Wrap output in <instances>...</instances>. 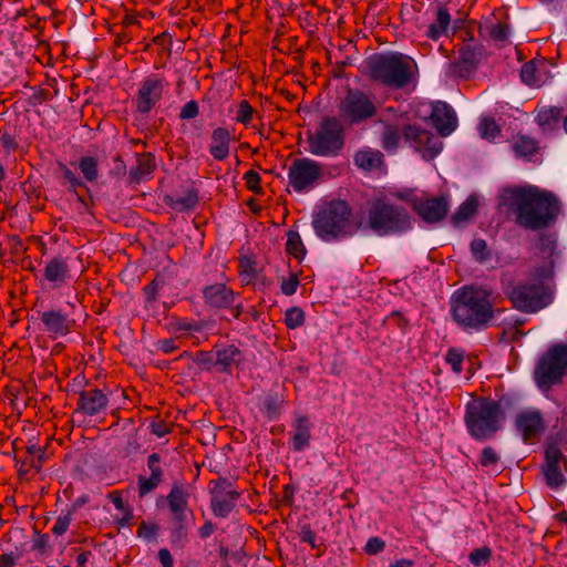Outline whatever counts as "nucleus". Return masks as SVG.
Wrapping results in <instances>:
<instances>
[{
    "label": "nucleus",
    "instance_id": "21",
    "mask_svg": "<svg viewBox=\"0 0 567 567\" xmlns=\"http://www.w3.org/2000/svg\"><path fill=\"white\" fill-rule=\"evenodd\" d=\"M43 277L53 289L61 288L71 279V269L68 259L61 255L45 262Z\"/></svg>",
    "mask_w": 567,
    "mask_h": 567
},
{
    "label": "nucleus",
    "instance_id": "24",
    "mask_svg": "<svg viewBox=\"0 0 567 567\" xmlns=\"http://www.w3.org/2000/svg\"><path fill=\"white\" fill-rule=\"evenodd\" d=\"M216 368L219 372L231 373L244 361L243 352L234 344L216 348Z\"/></svg>",
    "mask_w": 567,
    "mask_h": 567
},
{
    "label": "nucleus",
    "instance_id": "38",
    "mask_svg": "<svg viewBox=\"0 0 567 567\" xmlns=\"http://www.w3.org/2000/svg\"><path fill=\"white\" fill-rule=\"evenodd\" d=\"M286 251L299 261L305 258L307 250L298 231L287 233Z\"/></svg>",
    "mask_w": 567,
    "mask_h": 567
},
{
    "label": "nucleus",
    "instance_id": "31",
    "mask_svg": "<svg viewBox=\"0 0 567 567\" xmlns=\"http://www.w3.org/2000/svg\"><path fill=\"white\" fill-rule=\"evenodd\" d=\"M451 23V14L445 7H439L436 18L426 31V37L433 41H437L442 35L447 33Z\"/></svg>",
    "mask_w": 567,
    "mask_h": 567
},
{
    "label": "nucleus",
    "instance_id": "32",
    "mask_svg": "<svg viewBox=\"0 0 567 567\" xmlns=\"http://www.w3.org/2000/svg\"><path fill=\"white\" fill-rule=\"evenodd\" d=\"M354 164L365 171L379 168L383 163V154L378 150L365 148L354 154Z\"/></svg>",
    "mask_w": 567,
    "mask_h": 567
},
{
    "label": "nucleus",
    "instance_id": "2",
    "mask_svg": "<svg viewBox=\"0 0 567 567\" xmlns=\"http://www.w3.org/2000/svg\"><path fill=\"white\" fill-rule=\"evenodd\" d=\"M451 315L466 332H478L492 326L495 305L492 291L481 286H464L451 297Z\"/></svg>",
    "mask_w": 567,
    "mask_h": 567
},
{
    "label": "nucleus",
    "instance_id": "29",
    "mask_svg": "<svg viewBox=\"0 0 567 567\" xmlns=\"http://www.w3.org/2000/svg\"><path fill=\"white\" fill-rule=\"evenodd\" d=\"M545 66L544 62H526L520 70L523 82L530 86H540L547 79Z\"/></svg>",
    "mask_w": 567,
    "mask_h": 567
},
{
    "label": "nucleus",
    "instance_id": "40",
    "mask_svg": "<svg viewBox=\"0 0 567 567\" xmlns=\"http://www.w3.org/2000/svg\"><path fill=\"white\" fill-rule=\"evenodd\" d=\"M514 152L519 157L529 158L537 151V143L535 140L520 136L513 145Z\"/></svg>",
    "mask_w": 567,
    "mask_h": 567
},
{
    "label": "nucleus",
    "instance_id": "22",
    "mask_svg": "<svg viewBox=\"0 0 567 567\" xmlns=\"http://www.w3.org/2000/svg\"><path fill=\"white\" fill-rule=\"evenodd\" d=\"M430 118L441 136L450 135L457 125L454 110L447 103L441 101L433 104Z\"/></svg>",
    "mask_w": 567,
    "mask_h": 567
},
{
    "label": "nucleus",
    "instance_id": "13",
    "mask_svg": "<svg viewBox=\"0 0 567 567\" xmlns=\"http://www.w3.org/2000/svg\"><path fill=\"white\" fill-rule=\"evenodd\" d=\"M168 85V82L158 74L152 73L145 76L141 81L135 96L137 112L148 114L159 103Z\"/></svg>",
    "mask_w": 567,
    "mask_h": 567
},
{
    "label": "nucleus",
    "instance_id": "44",
    "mask_svg": "<svg viewBox=\"0 0 567 567\" xmlns=\"http://www.w3.org/2000/svg\"><path fill=\"white\" fill-rule=\"evenodd\" d=\"M445 361L451 365L454 373L460 374L463 370L464 353L456 348H451L445 354Z\"/></svg>",
    "mask_w": 567,
    "mask_h": 567
},
{
    "label": "nucleus",
    "instance_id": "50",
    "mask_svg": "<svg viewBox=\"0 0 567 567\" xmlns=\"http://www.w3.org/2000/svg\"><path fill=\"white\" fill-rule=\"evenodd\" d=\"M492 550L488 547L476 548L471 551L468 559L474 566L487 564L491 560Z\"/></svg>",
    "mask_w": 567,
    "mask_h": 567
},
{
    "label": "nucleus",
    "instance_id": "54",
    "mask_svg": "<svg viewBox=\"0 0 567 567\" xmlns=\"http://www.w3.org/2000/svg\"><path fill=\"white\" fill-rule=\"evenodd\" d=\"M195 363L203 369L212 370L216 367V354L207 351H199L194 359Z\"/></svg>",
    "mask_w": 567,
    "mask_h": 567
},
{
    "label": "nucleus",
    "instance_id": "26",
    "mask_svg": "<svg viewBox=\"0 0 567 567\" xmlns=\"http://www.w3.org/2000/svg\"><path fill=\"white\" fill-rule=\"evenodd\" d=\"M56 175L62 187L76 195L79 202L86 205L84 198L78 193L79 188L90 192L84 181L78 176L66 164L58 162Z\"/></svg>",
    "mask_w": 567,
    "mask_h": 567
},
{
    "label": "nucleus",
    "instance_id": "7",
    "mask_svg": "<svg viewBox=\"0 0 567 567\" xmlns=\"http://www.w3.org/2000/svg\"><path fill=\"white\" fill-rule=\"evenodd\" d=\"M308 152L320 157H336L344 146L343 123L334 116L321 120L315 132L307 135Z\"/></svg>",
    "mask_w": 567,
    "mask_h": 567
},
{
    "label": "nucleus",
    "instance_id": "57",
    "mask_svg": "<svg viewBox=\"0 0 567 567\" xmlns=\"http://www.w3.org/2000/svg\"><path fill=\"white\" fill-rule=\"evenodd\" d=\"M203 326L196 321H188L186 319H178L174 323V330L177 332H199Z\"/></svg>",
    "mask_w": 567,
    "mask_h": 567
},
{
    "label": "nucleus",
    "instance_id": "42",
    "mask_svg": "<svg viewBox=\"0 0 567 567\" xmlns=\"http://www.w3.org/2000/svg\"><path fill=\"white\" fill-rule=\"evenodd\" d=\"M238 272L243 281L249 284L256 277V262L250 257L244 256L239 259Z\"/></svg>",
    "mask_w": 567,
    "mask_h": 567
},
{
    "label": "nucleus",
    "instance_id": "48",
    "mask_svg": "<svg viewBox=\"0 0 567 567\" xmlns=\"http://www.w3.org/2000/svg\"><path fill=\"white\" fill-rule=\"evenodd\" d=\"M164 286L163 278L155 277L148 285L143 288V292L147 302H155L158 297L159 289Z\"/></svg>",
    "mask_w": 567,
    "mask_h": 567
},
{
    "label": "nucleus",
    "instance_id": "58",
    "mask_svg": "<svg viewBox=\"0 0 567 567\" xmlns=\"http://www.w3.org/2000/svg\"><path fill=\"white\" fill-rule=\"evenodd\" d=\"M147 467L151 471V475L154 478H159L163 481V470L161 467V455L158 453H152L147 457Z\"/></svg>",
    "mask_w": 567,
    "mask_h": 567
},
{
    "label": "nucleus",
    "instance_id": "63",
    "mask_svg": "<svg viewBox=\"0 0 567 567\" xmlns=\"http://www.w3.org/2000/svg\"><path fill=\"white\" fill-rule=\"evenodd\" d=\"M385 547V542L382 540L380 537H371L368 539L365 546H364V551L368 554V555H377L379 553H381Z\"/></svg>",
    "mask_w": 567,
    "mask_h": 567
},
{
    "label": "nucleus",
    "instance_id": "53",
    "mask_svg": "<svg viewBox=\"0 0 567 567\" xmlns=\"http://www.w3.org/2000/svg\"><path fill=\"white\" fill-rule=\"evenodd\" d=\"M162 482L159 478H154V476L145 477L140 476L138 477V494L140 496H145L152 491H154L158 484Z\"/></svg>",
    "mask_w": 567,
    "mask_h": 567
},
{
    "label": "nucleus",
    "instance_id": "11",
    "mask_svg": "<svg viewBox=\"0 0 567 567\" xmlns=\"http://www.w3.org/2000/svg\"><path fill=\"white\" fill-rule=\"evenodd\" d=\"M188 497L189 492L183 483H174L166 496L167 505L172 515L169 536L173 544L183 545L187 539V513L193 515V512L187 508Z\"/></svg>",
    "mask_w": 567,
    "mask_h": 567
},
{
    "label": "nucleus",
    "instance_id": "9",
    "mask_svg": "<svg viewBox=\"0 0 567 567\" xmlns=\"http://www.w3.org/2000/svg\"><path fill=\"white\" fill-rule=\"evenodd\" d=\"M378 112L375 95L359 89H349L338 104L339 120L350 126L373 120Z\"/></svg>",
    "mask_w": 567,
    "mask_h": 567
},
{
    "label": "nucleus",
    "instance_id": "60",
    "mask_svg": "<svg viewBox=\"0 0 567 567\" xmlns=\"http://www.w3.org/2000/svg\"><path fill=\"white\" fill-rule=\"evenodd\" d=\"M71 520H72V518H71V514L70 513H68L65 515H60L56 518V520H55V523H54V525H53V527L51 529L52 533L55 536L63 535L68 530V528H69V526L71 524Z\"/></svg>",
    "mask_w": 567,
    "mask_h": 567
},
{
    "label": "nucleus",
    "instance_id": "17",
    "mask_svg": "<svg viewBox=\"0 0 567 567\" xmlns=\"http://www.w3.org/2000/svg\"><path fill=\"white\" fill-rule=\"evenodd\" d=\"M515 425L525 443H535L546 430L544 416L538 410H525L515 419Z\"/></svg>",
    "mask_w": 567,
    "mask_h": 567
},
{
    "label": "nucleus",
    "instance_id": "4",
    "mask_svg": "<svg viewBox=\"0 0 567 567\" xmlns=\"http://www.w3.org/2000/svg\"><path fill=\"white\" fill-rule=\"evenodd\" d=\"M352 209L346 200L334 199L321 205L312 216L316 235L324 241L352 236L359 225L351 221Z\"/></svg>",
    "mask_w": 567,
    "mask_h": 567
},
{
    "label": "nucleus",
    "instance_id": "28",
    "mask_svg": "<svg viewBox=\"0 0 567 567\" xmlns=\"http://www.w3.org/2000/svg\"><path fill=\"white\" fill-rule=\"evenodd\" d=\"M310 422L307 415H299L293 421V433L291 436V444L295 451H302L306 449L311 439Z\"/></svg>",
    "mask_w": 567,
    "mask_h": 567
},
{
    "label": "nucleus",
    "instance_id": "27",
    "mask_svg": "<svg viewBox=\"0 0 567 567\" xmlns=\"http://www.w3.org/2000/svg\"><path fill=\"white\" fill-rule=\"evenodd\" d=\"M230 132L225 127H217L212 133L209 146L210 155L217 161H224L229 154Z\"/></svg>",
    "mask_w": 567,
    "mask_h": 567
},
{
    "label": "nucleus",
    "instance_id": "37",
    "mask_svg": "<svg viewBox=\"0 0 567 567\" xmlns=\"http://www.w3.org/2000/svg\"><path fill=\"white\" fill-rule=\"evenodd\" d=\"M299 537L302 543H306L311 546V548L317 549V557L323 555L326 547L322 540L318 542L317 534L311 528V525L306 523L300 525L299 527Z\"/></svg>",
    "mask_w": 567,
    "mask_h": 567
},
{
    "label": "nucleus",
    "instance_id": "25",
    "mask_svg": "<svg viewBox=\"0 0 567 567\" xmlns=\"http://www.w3.org/2000/svg\"><path fill=\"white\" fill-rule=\"evenodd\" d=\"M156 169L155 156L152 153H142L136 156V165L128 172V184L138 185L152 178Z\"/></svg>",
    "mask_w": 567,
    "mask_h": 567
},
{
    "label": "nucleus",
    "instance_id": "8",
    "mask_svg": "<svg viewBox=\"0 0 567 567\" xmlns=\"http://www.w3.org/2000/svg\"><path fill=\"white\" fill-rule=\"evenodd\" d=\"M567 375V346L554 344L539 358L534 369V381L547 394L554 385L563 383Z\"/></svg>",
    "mask_w": 567,
    "mask_h": 567
},
{
    "label": "nucleus",
    "instance_id": "14",
    "mask_svg": "<svg viewBox=\"0 0 567 567\" xmlns=\"http://www.w3.org/2000/svg\"><path fill=\"white\" fill-rule=\"evenodd\" d=\"M567 464V457L563 454L557 441L547 440L545 444V460L542 465L544 480L553 489H557L567 483L560 470V463Z\"/></svg>",
    "mask_w": 567,
    "mask_h": 567
},
{
    "label": "nucleus",
    "instance_id": "52",
    "mask_svg": "<svg viewBox=\"0 0 567 567\" xmlns=\"http://www.w3.org/2000/svg\"><path fill=\"white\" fill-rule=\"evenodd\" d=\"M298 285H299L298 275L295 272H291L289 275V277L281 278V280H280L281 292L285 296H292L293 293H296Z\"/></svg>",
    "mask_w": 567,
    "mask_h": 567
},
{
    "label": "nucleus",
    "instance_id": "36",
    "mask_svg": "<svg viewBox=\"0 0 567 567\" xmlns=\"http://www.w3.org/2000/svg\"><path fill=\"white\" fill-rule=\"evenodd\" d=\"M563 113V109L556 106L542 109L536 116V121L543 128H553L558 124Z\"/></svg>",
    "mask_w": 567,
    "mask_h": 567
},
{
    "label": "nucleus",
    "instance_id": "55",
    "mask_svg": "<svg viewBox=\"0 0 567 567\" xmlns=\"http://www.w3.org/2000/svg\"><path fill=\"white\" fill-rule=\"evenodd\" d=\"M244 181H245L246 187L249 190H251L256 194L261 193V186H260L261 178H260L259 173H257L254 169H250L245 173Z\"/></svg>",
    "mask_w": 567,
    "mask_h": 567
},
{
    "label": "nucleus",
    "instance_id": "19",
    "mask_svg": "<svg viewBox=\"0 0 567 567\" xmlns=\"http://www.w3.org/2000/svg\"><path fill=\"white\" fill-rule=\"evenodd\" d=\"M109 404L106 394L100 389L82 390L79 393L78 408L74 414L94 416L103 412Z\"/></svg>",
    "mask_w": 567,
    "mask_h": 567
},
{
    "label": "nucleus",
    "instance_id": "5",
    "mask_svg": "<svg viewBox=\"0 0 567 567\" xmlns=\"http://www.w3.org/2000/svg\"><path fill=\"white\" fill-rule=\"evenodd\" d=\"M504 414L498 401L478 396L465 405L464 423L468 434L476 441L495 436L501 430Z\"/></svg>",
    "mask_w": 567,
    "mask_h": 567
},
{
    "label": "nucleus",
    "instance_id": "34",
    "mask_svg": "<svg viewBox=\"0 0 567 567\" xmlns=\"http://www.w3.org/2000/svg\"><path fill=\"white\" fill-rule=\"evenodd\" d=\"M403 130L399 125L392 123H384L381 133V145L386 152H393L398 148Z\"/></svg>",
    "mask_w": 567,
    "mask_h": 567
},
{
    "label": "nucleus",
    "instance_id": "62",
    "mask_svg": "<svg viewBox=\"0 0 567 567\" xmlns=\"http://www.w3.org/2000/svg\"><path fill=\"white\" fill-rule=\"evenodd\" d=\"M199 113L198 104L195 100L187 102L179 112L181 120H192L195 118Z\"/></svg>",
    "mask_w": 567,
    "mask_h": 567
},
{
    "label": "nucleus",
    "instance_id": "46",
    "mask_svg": "<svg viewBox=\"0 0 567 567\" xmlns=\"http://www.w3.org/2000/svg\"><path fill=\"white\" fill-rule=\"evenodd\" d=\"M198 203L197 194L193 190L184 196H178L174 199L173 207L179 210L192 209Z\"/></svg>",
    "mask_w": 567,
    "mask_h": 567
},
{
    "label": "nucleus",
    "instance_id": "15",
    "mask_svg": "<svg viewBox=\"0 0 567 567\" xmlns=\"http://www.w3.org/2000/svg\"><path fill=\"white\" fill-rule=\"evenodd\" d=\"M403 137L424 159H433L440 154L443 143L439 136L416 125L403 127Z\"/></svg>",
    "mask_w": 567,
    "mask_h": 567
},
{
    "label": "nucleus",
    "instance_id": "30",
    "mask_svg": "<svg viewBox=\"0 0 567 567\" xmlns=\"http://www.w3.org/2000/svg\"><path fill=\"white\" fill-rule=\"evenodd\" d=\"M240 493L210 495V509L216 517L226 518L236 506Z\"/></svg>",
    "mask_w": 567,
    "mask_h": 567
},
{
    "label": "nucleus",
    "instance_id": "49",
    "mask_svg": "<svg viewBox=\"0 0 567 567\" xmlns=\"http://www.w3.org/2000/svg\"><path fill=\"white\" fill-rule=\"evenodd\" d=\"M213 487L210 488V495H230L233 493H238L233 489V484L227 480L219 477L215 481H212Z\"/></svg>",
    "mask_w": 567,
    "mask_h": 567
},
{
    "label": "nucleus",
    "instance_id": "56",
    "mask_svg": "<svg viewBox=\"0 0 567 567\" xmlns=\"http://www.w3.org/2000/svg\"><path fill=\"white\" fill-rule=\"evenodd\" d=\"M172 427V423L165 422L162 419H154L150 424L151 432L157 437H162L171 433Z\"/></svg>",
    "mask_w": 567,
    "mask_h": 567
},
{
    "label": "nucleus",
    "instance_id": "43",
    "mask_svg": "<svg viewBox=\"0 0 567 567\" xmlns=\"http://www.w3.org/2000/svg\"><path fill=\"white\" fill-rule=\"evenodd\" d=\"M305 323V312L298 307L289 308L285 313V324L288 329H297Z\"/></svg>",
    "mask_w": 567,
    "mask_h": 567
},
{
    "label": "nucleus",
    "instance_id": "3",
    "mask_svg": "<svg viewBox=\"0 0 567 567\" xmlns=\"http://www.w3.org/2000/svg\"><path fill=\"white\" fill-rule=\"evenodd\" d=\"M369 79L391 90L409 86L417 75L415 61L403 53L374 54L367 61Z\"/></svg>",
    "mask_w": 567,
    "mask_h": 567
},
{
    "label": "nucleus",
    "instance_id": "16",
    "mask_svg": "<svg viewBox=\"0 0 567 567\" xmlns=\"http://www.w3.org/2000/svg\"><path fill=\"white\" fill-rule=\"evenodd\" d=\"M38 315L42 324V331L52 339L66 336L75 326V320L59 308L38 311Z\"/></svg>",
    "mask_w": 567,
    "mask_h": 567
},
{
    "label": "nucleus",
    "instance_id": "61",
    "mask_svg": "<svg viewBox=\"0 0 567 567\" xmlns=\"http://www.w3.org/2000/svg\"><path fill=\"white\" fill-rule=\"evenodd\" d=\"M158 530L155 523L142 522L137 528V536L144 539L154 538Z\"/></svg>",
    "mask_w": 567,
    "mask_h": 567
},
{
    "label": "nucleus",
    "instance_id": "33",
    "mask_svg": "<svg viewBox=\"0 0 567 567\" xmlns=\"http://www.w3.org/2000/svg\"><path fill=\"white\" fill-rule=\"evenodd\" d=\"M82 174V179L87 183H95L100 177L99 158L92 155L81 156L76 163Z\"/></svg>",
    "mask_w": 567,
    "mask_h": 567
},
{
    "label": "nucleus",
    "instance_id": "39",
    "mask_svg": "<svg viewBox=\"0 0 567 567\" xmlns=\"http://www.w3.org/2000/svg\"><path fill=\"white\" fill-rule=\"evenodd\" d=\"M470 248H471L473 258L480 264H484L492 258L491 250L488 249L487 243L485 239H482V238L473 239L471 241Z\"/></svg>",
    "mask_w": 567,
    "mask_h": 567
},
{
    "label": "nucleus",
    "instance_id": "59",
    "mask_svg": "<svg viewBox=\"0 0 567 567\" xmlns=\"http://www.w3.org/2000/svg\"><path fill=\"white\" fill-rule=\"evenodd\" d=\"M388 322H393L394 326H396L402 332H405L409 320L400 312V311H392L389 316H386L383 320V324H386Z\"/></svg>",
    "mask_w": 567,
    "mask_h": 567
},
{
    "label": "nucleus",
    "instance_id": "47",
    "mask_svg": "<svg viewBox=\"0 0 567 567\" xmlns=\"http://www.w3.org/2000/svg\"><path fill=\"white\" fill-rule=\"evenodd\" d=\"M486 28H487L488 35L494 41L503 42V41L507 40L508 34H509V27L507 23L497 22V23L487 25Z\"/></svg>",
    "mask_w": 567,
    "mask_h": 567
},
{
    "label": "nucleus",
    "instance_id": "41",
    "mask_svg": "<svg viewBox=\"0 0 567 567\" xmlns=\"http://www.w3.org/2000/svg\"><path fill=\"white\" fill-rule=\"evenodd\" d=\"M478 131L483 138L493 141L501 134V127L493 117H483L478 124Z\"/></svg>",
    "mask_w": 567,
    "mask_h": 567
},
{
    "label": "nucleus",
    "instance_id": "12",
    "mask_svg": "<svg viewBox=\"0 0 567 567\" xmlns=\"http://www.w3.org/2000/svg\"><path fill=\"white\" fill-rule=\"evenodd\" d=\"M322 176V164L307 157L293 159L288 168L289 185L297 193L309 192Z\"/></svg>",
    "mask_w": 567,
    "mask_h": 567
},
{
    "label": "nucleus",
    "instance_id": "10",
    "mask_svg": "<svg viewBox=\"0 0 567 567\" xmlns=\"http://www.w3.org/2000/svg\"><path fill=\"white\" fill-rule=\"evenodd\" d=\"M504 293L513 307L525 313H535L551 302V296L543 282L513 284L504 286Z\"/></svg>",
    "mask_w": 567,
    "mask_h": 567
},
{
    "label": "nucleus",
    "instance_id": "45",
    "mask_svg": "<svg viewBox=\"0 0 567 567\" xmlns=\"http://www.w3.org/2000/svg\"><path fill=\"white\" fill-rule=\"evenodd\" d=\"M254 113L255 110L250 103L247 100H241L236 113V121L247 126L250 124Z\"/></svg>",
    "mask_w": 567,
    "mask_h": 567
},
{
    "label": "nucleus",
    "instance_id": "20",
    "mask_svg": "<svg viewBox=\"0 0 567 567\" xmlns=\"http://www.w3.org/2000/svg\"><path fill=\"white\" fill-rule=\"evenodd\" d=\"M239 293L227 287L225 284L217 282L206 286L203 289L204 302L213 309H226L234 305Z\"/></svg>",
    "mask_w": 567,
    "mask_h": 567
},
{
    "label": "nucleus",
    "instance_id": "35",
    "mask_svg": "<svg viewBox=\"0 0 567 567\" xmlns=\"http://www.w3.org/2000/svg\"><path fill=\"white\" fill-rule=\"evenodd\" d=\"M478 207V200L475 196L471 195L467 199L461 204L457 210L453 214L451 220L454 226H460L461 224L467 221L472 218Z\"/></svg>",
    "mask_w": 567,
    "mask_h": 567
},
{
    "label": "nucleus",
    "instance_id": "23",
    "mask_svg": "<svg viewBox=\"0 0 567 567\" xmlns=\"http://www.w3.org/2000/svg\"><path fill=\"white\" fill-rule=\"evenodd\" d=\"M477 66V58L474 49L463 47L456 61L449 63L446 74L452 78H468Z\"/></svg>",
    "mask_w": 567,
    "mask_h": 567
},
{
    "label": "nucleus",
    "instance_id": "51",
    "mask_svg": "<svg viewBox=\"0 0 567 567\" xmlns=\"http://www.w3.org/2000/svg\"><path fill=\"white\" fill-rule=\"evenodd\" d=\"M499 462V455L492 446H485L480 455V464L483 467L495 466Z\"/></svg>",
    "mask_w": 567,
    "mask_h": 567
},
{
    "label": "nucleus",
    "instance_id": "18",
    "mask_svg": "<svg viewBox=\"0 0 567 567\" xmlns=\"http://www.w3.org/2000/svg\"><path fill=\"white\" fill-rule=\"evenodd\" d=\"M415 213L426 223L434 224L445 218L449 203L445 197L420 198L414 200Z\"/></svg>",
    "mask_w": 567,
    "mask_h": 567
},
{
    "label": "nucleus",
    "instance_id": "6",
    "mask_svg": "<svg viewBox=\"0 0 567 567\" xmlns=\"http://www.w3.org/2000/svg\"><path fill=\"white\" fill-rule=\"evenodd\" d=\"M367 226L378 236L402 234L411 229V219L403 206L377 199L367 213Z\"/></svg>",
    "mask_w": 567,
    "mask_h": 567
},
{
    "label": "nucleus",
    "instance_id": "64",
    "mask_svg": "<svg viewBox=\"0 0 567 567\" xmlns=\"http://www.w3.org/2000/svg\"><path fill=\"white\" fill-rule=\"evenodd\" d=\"M0 144L8 153L18 148V143L14 136L7 132L0 134Z\"/></svg>",
    "mask_w": 567,
    "mask_h": 567
},
{
    "label": "nucleus",
    "instance_id": "1",
    "mask_svg": "<svg viewBox=\"0 0 567 567\" xmlns=\"http://www.w3.org/2000/svg\"><path fill=\"white\" fill-rule=\"evenodd\" d=\"M499 205L515 215L518 226L528 230L547 228L560 210L559 200L553 193L534 185L503 188Z\"/></svg>",
    "mask_w": 567,
    "mask_h": 567
}]
</instances>
